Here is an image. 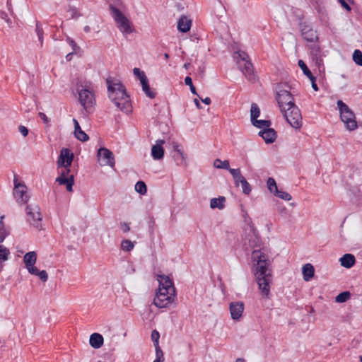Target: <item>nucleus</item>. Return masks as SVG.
<instances>
[{"mask_svg":"<svg viewBox=\"0 0 362 362\" xmlns=\"http://www.w3.org/2000/svg\"><path fill=\"white\" fill-rule=\"evenodd\" d=\"M251 259L254 267V274L262 293L268 297L270 292L269 284L272 274L269 267L271 264L268 255L261 250H254Z\"/></svg>","mask_w":362,"mask_h":362,"instance_id":"1","label":"nucleus"},{"mask_svg":"<svg viewBox=\"0 0 362 362\" xmlns=\"http://www.w3.org/2000/svg\"><path fill=\"white\" fill-rule=\"evenodd\" d=\"M109 98L122 112L129 113L132 111L129 96L127 93L125 86L122 82L112 77L106 79Z\"/></svg>","mask_w":362,"mask_h":362,"instance_id":"2","label":"nucleus"},{"mask_svg":"<svg viewBox=\"0 0 362 362\" xmlns=\"http://www.w3.org/2000/svg\"><path fill=\"white\" fill-rule=\"evenodd\" d=\"M159 286L153 303L159 308H168L175 300V288L172 279L164 274L158 275Z\"/></svg>","mask_w":362,"mask_h":362,"instance_id":"3","label":"nucleus"},{"mask_svg":"<svg viewBox=\"0 0 362 362\" xmlns=\"http://www.w3.org/2000/svg\"><path fill=\"white\" fill-rule=\"evenodd\" d=\"M76 90L81 105L88 111L95 103V95L90 81H79L76 83Z\"/></svg>","mask_w":362,"mask_h":362,"instance_id":"4","label":"nucleus"},{"mask_svg":"<svg viewBox=\"0 0 362 362\" xmlns=\"http://www.w3.org/2000/svg\"><path fill=\"white\" fill-rule=\"evenodd\" d=\"M111 15L117 24L118 29L125 35L134 31V27L130 21L115 6L110 5Z\"/></svg>","mask_w":362,"mask_h":362,"instance_id":"5","label":"nucleus"},{"mask_svg":"<svg viewBox=\"0 0 362 362\" xmlns=\"http://www.w3.org/2000/svg\"><path fill=\"white\" fill-rule=\"evenodd\" d=\"M337 104L339 110L340 118L344 123L346 128L349 131L356 129L358 125L354 112L342 100H338Z\"/></svg>","mask_w":362,"mask_h":362,"instance_id":"6","label":"nucleus"},{"mask_svg":"<svg viewBox=\"0 0 362 362\" xmlns=\"http://www.w3.org/2000/svg\"><path fill=\"white\" fill-rule=\"evenodd\" d=\"M36 261L37 254L34 251L27 252L23 257L25 267L29 273L33 275L39 276L42 281L45 282L48 279V274L45 270L39 271V269L35 267Z\"/></svg>","mask_w":362,"mask_h":362,"instance_id":"7","label":"nucleus"},{"mask_svg":"<svg viewBox=\"0 0 362 362\" xmlns=\"http://www.w3.org/2000/svg\"><path fill=\"white\" fill-rule=\"evenodd\" d=\"M288 123L294 129L302 127V116L299 108L295 105L281 111Z\"/></svg>","mask_w":362,"mask_h":362,"instance_id":"8","label":"nucleus"},{"mask_svg":"<svg viewBox=\"0 0 362 362\" xmlns=\"http://www.w3.org/2000/svg\"><path fill=\"white\" fill-rule=\"evenodd\" d=\"M27 220L34 227L42 229V216L39 205H27L26 209Z\"/></svg>","mask_w":362,"mask_h":362,"instance_id":"9","label":"nucleus"},{"mask_svg":"<svg viewBox=\"0 0 362 362\" xmlns=\"http://www.w3.org/2000/svg\"><path fill=\"white\" fill-rule=\"evenodd\" d=\"M276 99L281 111L286 109V107L291 108V106L295 105L293 95L286 89L279 88L276 92Z\"/></svg>","mask_w":362,"mask_h":362,"instance_id":"10","label":"nucleus"},{"mask_svg":"<svg viewBox=\"0 0 362 362\" xmlns=\"http://www.w3.org/2000/svg\"><path fill=\"white\" fill-rule=\"evenodd\" d=\"M13 184V195L16 201L22 204H26L29 200L27 187L19 181L16 175H14Z\"/></svg>","mask_w":362,"mask_h":362,"instance_id":"11","label":"nucleus"},{"mask_svg":"<svg viewBox=\"0 0 362 362\" xmlns=\"http://www.w3.org/2000/svg\"><path fill=\"white\" fill-rule=\"evenodd\" d=\"M62 170L60 175L56 179L59 185H66L69 192L72 191V187L74 184V175L71 174L70 167L61 166Z\"/></svg>","mask_w":362,"mask_h":362,"instance_id":"12","label":"nucleus"},{"mask_svg":"<svg viewBox=\"0 0 362 362\" xmlns=\"http://www.w3.org/2000/svg\"><path fill=\"white\" fill-rule=\"evenodd\" d=\"M97 156L98 162L100 165H109L112 168L115 166V157L112 152L107 148H100L98 151Z\"/></svg>","mask_w":362,"mask_h":362,"instance_id":"13","label":"nucleus"},{"mask_svg":"<svg viewBox=\"0 0 362 362\" xmlns=\"http://www.w3.org/2000/svg\"><path fill=\"white\" fill-rule=\"evenodd\" d=\"M267 188L271 193L275 197H277L284 201H290L291 199V195L288 192L279 189L276 182L273 177H269L267 181Z\"/></svg>","mask_w":362,"mask_h":362,"instance_id":"14","label":"nucleus"},{"mask_svg":"<svg viewBox=\"0 0 362 362\" xmlns=\"http://www.w3.org/2000/svg\"><path fill=\"white\" fill-rule=\"evenodd\" d=\"M243 216L244 218V222L246 223V226H245V238L248 239L249 243H250L252 241L256 242V239L258 238L257 237V231L254 227V225L252 224L251 221V218L247 216V213H245L243 210Z\"/></svg>","mask_w":362,"mask_h":362,"instance_id":"15","label":"nucleus"},{"mask_svg":"<svg viewBox=\"0 0 362 362\" xmlns=\"http://www.w3.org/2000/svg\"><path fill=\"white\" fill-rule=\"evenodd\" d=\"M74 158V153L71 152L70 149L63 148L57 161V168L59 169L61 166L71 167Z\"/></svg>","mask_w":362,"mask_h":362,"instance_id":"16","label":"nucleus"},{"mask_svg":"<svg viewBox=\"0 0 362 362\" xmlns=\"http://www.w3.org/2000/svg\"><path fill=\"white\" fill-rule=\"evenodd\" d=\"M301 35L304 40L308 42H316L318 40L317 31L313 30L309 25L300 23Z\"/></svg>","mask_w":362,"mask_h":362,"instance_id":"17","label":"nucleus"},{"mask_svg":"<svg viewBox=\"0 0 362 362\" xmlns=\"http://www.w3.org/2000/svg\"><path fill=\"white\" fill-rule=\"evenodd\" d=\"M238 67L249 81L255 82L256 81L253 65L250 61H243V64L239 63Z\"/></svg>","mask_w":362,"mask_h":362,"instance_id":"18","label":"nucleus"},{"mask_svg":"<svg viewBox=\"0 0 362 362\" xmlns=\"http://www.w3.org/2000/svg\"><path fill=\"white\" fill-rule=\"evenodd\" d=\"M245 305L241 301L231 302L229 305L231 318L234 320H239L244 311Z\"/></svg>","mask_w":362,"mask_h":362,"instance_id":"19","label":"nucleus"},{"mask_svg":"<svg viewBox=\"0 0 362 362\" xmlns=\"http://www.w3.org/2000/svg\"><path fill=\"white\" fill-rule=\"evenodd\" d=\"M310 55L312 57L313 61L318 66H321L323 63L322 51L320 46L317 44H315L310 47Z\"/></svg>","mask_w":362,"mask_h":362,"instance_id":"20","label":"nucleus"},{"mask_svg":"<svg viewBox=\"0 0 362 362\" xmlns=\"http://www.w3.org/2000/svg\"><path fill=\"white\" fill-rule=\"evenodd\" d=\"M165 143L164 140H157L156 144L151 148V156L154 160H160L164 156V149L162 145Z\"/></svg>","mask_w":362,"mask_h":362,"instance_id":"21","label":"nucleus"},{"mask_svg":"<svg viewBox=\"0 0 362 362\" xmlns=\"http://www.w3.org/2000/svg\"><path fill=\"white\" fill-rule=\"evenodd\" d=\"M173 157L177 165H186V157L183 151L179 148L178 144L173 146Z\"/></svg>","mask_w":362,"mask_h":362,"instance_id":"22","label":"nucleus"},{"mask_svg":"<svg viewBox=\"0 0 362 362\" xmlns=\"http://www.w3.org/2000/svg\"><path fill=\"white\" fill-rule=\"evenodd\" d=\"M258 134L262 137L267 144L273 143L276 138V132L269 127L259 131Z\"/></svg>","mask_w":362,"mask_h":362,"instance_id":"23","label":"nucleus"},{"mask_svg":"<svg viewBox=\"0 0 362 362\" xmlns=\"http://www.w3.org/2000/svg\"><path fill=\"white\" fill-rule=\"evenodd\" d=\"M192 25V21L187 18L185 16L180 18L177 22V29L182 33H186L189 30Z\"/></svg>","mask_w":362,"mask_h":362,"instance_id":"24","label":"nucleus"},{"mask_svg":"<svg viewBox=\"0 0 362 362\" xmlns=\"http://www.w3.org/2000/svg\"><path fill=\"white\" fill-rule=\"evenodd\" d=\"M339 261L342 267L349 269L356 263V258L351 254H345L340 258Z\"/></svg>","mask_w":362,"mask_h":362,"instance_id":"25","label":"nucleus"},{"mask_svg":"<svg viewBox=\"0 0 362 362\" xmlns=\"http://www.w3.org/2000/svg\"><path fill=\"white\" fill-rule=\"evenodd\" d=\"M90 344L93 348L99 349L103 344V337L98 333H93L90 337Z\"/></svg>","mask_w":362,"mask_h":362,"instance_id":"26","label":"nucleus"},{"mask_svg":"<svg viewBox=\"0 0 362 362\" xmlns=\"http://www.w3.org/2000/svg\"><path fill=\"white\" fill-rule=\"evenodd\" d=\"M140 81L142 86V90L146 96L151 99L154 98L156 97V93L151 90L146 76L144 75L143 77H141V81Z\"/></svg>","mask_w":362,"mask_h":362,"instance_id":"27","label":"nucleus"},{"mask_svg":"<svg viewBox=\"0 0 362 362\" xmlns=\"http://www.w3.org/2000/svg\"><path fill=\"white\" fill-rule=\"evenodd\" d=\"M230 173L231 174L235 186H239V185L242 184L243 182H245L246 179L244 177V176L242 175L240 169L236 168V169H231L230 170Z\"/></svg>","mask_w":362,"mask_h":362,"instance_id":"28","label":"nucleus"},{"mask_svg":"<svg viewBox=\"0 0 362 362\" xmlns=\"http://www.w3.org/2000/svg\"><path fill=\"white\" fill-rule=\"evenodd\" d=\"M302 272L303 275V279L305 281H309L312 277H313L315 274V269L314 267L310 264H305L302 269Z\"/></svg>","mask_w":362,"mask_h":362,"instance_id":"29","label":"nucleus"},{"mask_svg":"<svg viewBox=\"0 0 362 362\" xmlns=\"http://www.w3.org/2000/svg\"><path fill=\"white\" fill-rule=\"evenodd\" d=\"M5 215L0 216V243H3L5 238L9 235V231L6 230L4 219Z\"/></svg>","mask_w":362,"mask_h":362,"instance_id":"30","label":"nucleus"},{"mask_svg":"<svg viewBox=\"0 0 362 362\" xmlns=\"http://www.w3.org/2000/svg\"><path fill=\"white\" fill-rule=\"evenodd\" d=\"M214 167L217 169H225L230 172L232 168H230L229 161L228 160H221L219 158H216L214 161Z\"/></svg>","mask_w":362,"mask_h":362,"instance_id":"31","label":"nucleus"},{"mask_svg":"<svg viewBox=\"0 0 362 362\" xmlns=\"http://www.w3.org/2000/svg\"><path fill=\"white\" fill-rule=\"evenodd\" d=\"M74 135L75 136L81 141H86L88 140L89 137L87 134H86L81 128L79 124H77L76 128L74 129Z\"/></svg>","mask_w":362,"mask_h":362,"instance_id":"32","label":"nucleus"},{"mask_svg":"<svg viewBox=\"0 0 362 362\" xmlns=\"http://www.w3.org/2000/svg\"><path fill=\"white\" fill-rule=\"evenodd\" d=\"M252 124L257 128L264 129L269 127L271 126L272 123H271L270 120H264V119L258 120L257 118L254 121H252Z\"/></svg>","mask_w":362,"mask_h":362,"instance_id":"33","label":"nucleus"},{"mask_svg":"<svg viewBox=\"0 0 362 362\" xmlns=\"http://www.w3.org/2000/svg\"><path fill=\"white\" fill-rule=\"evenodd\" d=\"M260 115V110L258 105L256 103H252L251 105V109H250V118L251 122L254 121L255 119H257Z\"/></svg>","mask_w":362,"mask_h":362,"instance_id":"34","label":"nucleus"},{"mask_svg":"<svg viewBox=\"0 0 362 362\" xmlns=\"http://www.w3.org/2000/svg\"><path fill=\"white\" fill-rule=\"evenodd\" d=\"M351 298V293L349 291H344L337 295L335 298V300L337 303H344Z\"/></svg>","mask_w":362,"mask_h":362,"instance_id":"35","label":"nucleus"},{"mask_svg":"<svg viewBox=\"0 0 362 362\" xmlns=\"http://www.w3.org/2000/svg\"><path fill=\"white\" fill-rule=\"evenodd\" d=\"M135 190L141 194H145L147 191L146 185L143 181H138L135 185Z\"/></svg>","mask_w":362,"mask_h":362,"instance_id":"36","label":"nucleus"},{"mask_svg":"<svg viewBox=\"0 0 362 362\" xmlns=\"http://www.w3.org/2000/svg\"><path fill=\"white\" fill-rule=\"evenodd\" d=\"M298 66L302 69L303 74L308 77V78H311V77L313 76L312 72L310 71V69L308 68L305 63L300 59L298 61Z\"/></svg>","mask_w":362,"mask_h":362,"instance_id":"37","label":"nucleus"},{"mask_svg":"<svg viewBox=\"0 0 362 362\" xmlns=\"http://www.w3.org/2000/svg\"><path fill=\"white\" fill-rule=\"evenodd\" d=\"M234 57L238 60V64L239 63H242L243 61H249L247 59L249 58L247 53L245 52L239 51L235 53Z\"/></svg>","mask_w":362,"mask_h":362,"instance_id":"38","label":"nucleus"},{"mask_svg":"<svg viewBox=\"0 0 362 362\" xmlns=\"http://www.w3.org/2000/svg\"><path fill=\"white\" fill-rule=\"evenodd\" d=\"M134 243L129 240H123L121 243V248L122 250L129 252L134 248Z\"/></svg>","mask_w":362,"mask_h":362,"instance_id":"39","label":"nucleus"},{"mask_svg":"<svg viewBox=\"0 0 362 362\" xmlns=\"http://www.w3.org/2000/svg\"><path fill=\"white\" fill-rule=\"evenodd\" d=\"M353 60L354 62L362 66V52L359 49H356L353 53Z\"/></svg>","mask_w":362,"mask_h":362,"instance_id":"40","label":"nucleus"},{"mask_svg":"<svg viewBox=\"0 0 362 362\" xmlns=\"http://www.w3.org/2000/svg\"><path fill=\"white\" fill-rule=\"evenodd\" d=\"M10 252L9 250L3 246L2 245H0V260L1 261H6L8 258Z\"/></svg>","mask_w":362,"mask_h":362,"instance_id":"41","label":"nucleus"},{"mask_svg":"<svg viewBox=\"0 0 362 362\" xmlns=\"http://www.w3.org/2000/svg\"><path fill=\"white\" fill-rule=\"evenodd\" d=\"M36 32H37V35L38 36V39L42 45V42H43V30H42L41 25L39 22L36 23Z\"/></svg>","mask_w":362,"mask_h":362,"instance_id":"42","label":"nucleus"},{"mask_svg":"<svg viewBox=\"0 0 362 362\" xmlns=\"http://www.w3.org/2000/svg\"><path fill=\"white\" fill-rule=\"evenodd\" d=\"M241 186H242L243 192L246 195L250 194V193L251 192V190H252V187H251V185H250V183L247 180H245V182H243V183L241 184Z\"/></svg>","mask_w":362,"mask_h":362,"instance_id":"43","label":"nucleus"},{"mask_svg":"<svg viewBox=\"0 0 362 362\" xmlns=\"http://www.w3.org/2000/svg\"><path fill=\"white\" fill-rule=\"evenodd\" d=\"M154 346H155V348H156V359L162 360L163 358H164L163 353L162 350L160 349V346L158 345V344H154Z\"/></svg>","mask_w":362,"mask_h":362,"instance_id":"44","label":"nucleus"},{"mask_svg":"<svg viewBox=\"0 0 362 362\" xmlns=\"http://www.w3.org/2000/svg\"><path fill=\"white\" fill-rule=\"evenodd\" d=\"M160 337L159 332L156 330H153L151 332V339L153 344H158Z\"/></svg>","mask_w":362,"mask_h":362,"instance_id":"45","label":"nucleus"},{"mask_svg":"<svg viewBox=\"0 0 362 362\" xmlns=\"http://www.w3.org/2000/svg\"><path fill=\"white\" fill-rule=\"evenodd\" d=\"M134 74L139 78L140 81H141V77H143L144 75H146L144 71H141L139 68H134L133 69Z\"/></svg>","mask_w":362,"mask_h":362,"instance_id":"46","label":"nucleus"},{"mask_svg":"<svg viewBox=\"0 0 362 362\" xmlns=\"http://www.w3.org/2000/svg\"><path fill=\"white\" fill-rule=\"evenodd\" d=\"M18 131L23 136H26L28 134V129L23 125L18 127Z\"/></svg>","mask_w":362,"mask_h":362,"instance_id":"47","label":"nucleus"},{"mask_svg":"<svg viewBox=\"0 0 362 362\" xmlns=\"http://www.w3.org/2000/svg\"><path fill=\"white\" fill-rule=\"evenodd\" d=\"M38 115H39V117H40V119L43 121V122L45 124H49V119H48V117H47V115L44 112H40L38 113Z\"/></svg>","mask_w":362,"mask_h":362,"instance_id":"48","label":"nucleus"},{"mask_svg":"<svg viewBox=\"0 0 362 362\" xmlns=\"http://www.w3.org/2000/svg\"><path fill=\"white\" fill-rule=\"evenodd\" d=\"M120 226H121V228L124 233H127L130 230V226H129V223H121Z\"/></svg>","mask_w":362,"mask_h":362,"instance_id":"49","label":"nucleus"},{"mask_svg":"<svg viewBox=\"0 0 362 362\" xmlns=\"http://www.w3.org/2000/svg\"><path fill=\"white\" fill-rule=\"evenodd\" d=\"M311 81V83H312V88H313L314 90L315 91H317L318 90V87H317V85L316 83V79H315V77L313 76V77H311V78H309Z\"/></svg>","mask_w":362,"mask_h":362,"instance_id":"50","label":"nucleus"},{"mask_svg":"<svg viewBox=\"0 0 362 362\" xmlns=\"http://www.w3.org/2000/svg\"><path fill=\"white\" fill-rule=\"evenodd\" d=\"M339 1L340 2L341 5L344 8H346L347 11H350L351 10V7L349 6V5L345 1V0H339Z\"/></svg>","mask_w":362,"mask_h":362,"instance_id":"51","label":"nucleus"},{"mask_svg":"<svg viewBox=\"0 0 362 362\" xmlns=\"http://www.w3.org/2000/svg\"><path fill=\"white\" fill-rule=\"evenodd\" d=\"M185 83L187 86H192L193 83H192V80L191 77L186 76L185 78Z\"/></svg>","mask_w":362,"mask_h":362,"instance_id":"52","label":"nucleus"},{"mask_svg":"<svg viewBox=\"0 0 362 362\" xmlns=\"http://www.w3.org/2000/svg\"><path fill=\"white\" fill-rule=\"evenodd\" d=\"M0 17L2 19H4L5 21H6L7 22H8L10 21V19L8 18L7 13L6 12H4V11H1L0 12Z\"/></svg>","mask_w":362,"mask_h":362,"instance_id":"53","label":"nucleus"},{"mask_svg":"<svg viewBox=\"0 0 362 362\" xmlns=\"http://www.w3.org/2000/svg\"><path fill=\"white\" fill-rule=\"evenodd\" d=\"M201 100H202V101L204 104H206V105H210V104H211V98H209V97H206V98H204V99H203V98H201Z\"/></svg>","mask_w":362,"mask_h":362,"instance_id":"54","label":"nucleus"},{"mask_svg":"<svg viewBox=\"0 0 362 362\" xmlns=\"http://www.w3.org/2000/svg\"><path fill=\"white\" fill-rule=\"evenodd\" d=\"M72 11V14H71V18H77L78 16H79L80 15L78 13V11L76 8H74L71 10Z\"/></svg>","mask_w":362,"mask_h":362,"instance_id":"55","label":"nucleus"},{"mask_svg":"<svg viewBox=\"0 0 362 362\" xmlns=\"http://www.w3.org/2000/svg\"><path fill=\"white\" fill-rule=\"evenodd\" d=\"M218 204H223L226 202V197L223 196H219L218 198Z\"/></svg>","mask_w":362,"mask_h":362,"instance_id":"56","label":"nucleus"},{"mask_svg":"<svg viewBox=\"0 0 362 362\" xmlns=\"http://www.w3.org/2000/svg\"><path fill=\"white\" fill-rule=\"evenodd\" d=\"M211 209L218 208V209L221 210L223 209L225 205H210Z\"/></svg>","mask_w":362,"mask_h":362,"instance_id":"57","label":"nucleus"},{"mask_svg":"<svg viewBox=\"0 0 362 362\" xmlns=\"http://www.w3.org/2000/svg\"><path fill=\"white\" fill-rule=\"evenodd\" d=\"M194 103H195V105H196V106H197V107L198 109H201L202 108V105H201L200 103L199 102V100L197 98H195L194 100Z\"/></svg>","mask_w":362,"mask_h":362,"instance_id":"58","label":"nucleus"},{"mask_svg":"<svg viewBox=\"0 0 362 362\" xmlns=\"http://www.w3.org/2000/svg\"><path fill=\"white\" fill-rule=\"evenodd\" d=\"M189 88H190V90H191V92H192V94H194V95H197V93L196 88H195V87H194V85H192V86H189Z\"/></svg>","mask_w":362,"mask_h":362,"instance_id":"59","label":"nucleus"},{"mask_svg":"<svg viewBox=\"0 0 362 362\" xmlns=\"http://www.w3.org/2000/svg\"><path fill=\"white\" fill-rule=\"evenodd\" d=\"M70 44L72 46L73 49L75 51L76 50V47H77L76 43L74 40H70Z\"/></svg>","mask_w":362,"mask_h":362,"instance_id":"60","label":"nucleus"},{"mask_svg":"<svg viewBox=\"0 0 362 362\" xmlns=\"http://www.w3.org/2000/svg\"><path fill=\"white\" fill-rule=\"evenodd\" d=\"M72 55H73V52H70V53L67 54L66 56V59L67 61H70L72 58Z\"/></svg>","mask_w":362,"mask_h":362,"instance_id":"61","label":"nucleus"},{"mask_svg":"<svg viewBox=\"0 0 362 362\" xmlns=\"http://www.w3.org/2000/svg\"><path fill=\"white\" fill-rule=\"evenodd\" d=\"M217 198H212L210 201V204H218Z\"/></svg>","mask_w":362,"mask_h":362,"instance_id":"62","label":"nucleus"},{"mask_svg":"<svg viewBox=\"0 0 362 362\" xmlns=\"http://www.w3.org/2000/svg\"><path fill=\"white\" fill-rule=\"evenodd\" d=\"M83 30L86 33H89L90 31V28L88 25H86L84 27Z\"/></svg>","mask_w":362,"mask_h":362,"instance_id":"63","label":"nucleus"},{"mask_svg":"<svg viewBox=\"0 0 362 362\" xmlns=\"http://www.w3.org/2000/svg\"><path fill=\"white\" fill-rule=\"evenodd\" d=\"M235 362H245V361H244V359H243V358H238V359L236 360V361H235Z\"/></svg>","mask_w":362,"mask_h":362,"instance_id":"64","label":"nucleus"}]
</instances>
